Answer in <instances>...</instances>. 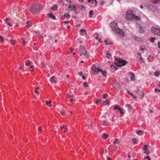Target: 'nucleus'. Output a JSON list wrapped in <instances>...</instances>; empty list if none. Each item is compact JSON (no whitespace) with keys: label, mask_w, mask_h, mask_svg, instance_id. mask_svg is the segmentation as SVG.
<instances>
[{"label":"nucleus","mask_w":160,"mask_h":160,"mask_svg":"<svg viewBox=\"0 0 160 160\" xmlns=\"http://www.w3.org/2000/svg\"><path fill=\"white\" fill-rule=\"evenodd\" d=\"M80 53L79 54V55L82 56L83 55L86 58H88L89 57V55L87 53V51L86 49L82 46H80L79 47Z\"/></svg>","instance_id":"4"},{"label":"nucleus","mask_w":160,"mask_h":160,"mask_svg":"<svg viewBox=\"0 0 160 160\" xmlns=\"http://www.w3.org/2000/svg\"><path fill=\"white\" fill-rule=\"evenodd\" d=\"M132 38L133 39H135V40L138 41H141L142 40V38L139 37H138L136 36H133L132 37Z\"/></svg>","instance_id":"11"},{"label":"nucleus","mask_w":160,"mask_h":160,"mask_svg":"<svg viewBox=\"0 0 160 160\" xmlns=\"http://www.w3.org/2000/svg\"><path fill=\"white\" fill-rule=\"evenodd\" d=\"M82 74V72H78V75L79 76H81Z\"/></svg>","instance_id":"57"},{"label":"nucleus","mask_w":160,"mask_h":160,"mask_svg":"<svg viewBox=\"0 0 160 160\" xmlns=\"http://www.w3.org/2000/svg\"><path fill=\"white\" fill-rule=\"evenodd\" d=\"M19 69L23 71L24 70V68L22 67H20L19 68Z\"/></svg>","instance_id":"51"},{"label":"nucleus","mask_w":160,"mask_h":160,"mask_svg":"<svg viewBox=\"0 0 160 160\" xmlns=\"http://www.w3.org/2000/svg\"><path fill=\"white\" fill-rule=\"evenodd\" d=\"M132 141H133V143L134 144H137V141H136V139H135L134 138H133V139H132Z\"/></svg>","instance_id":"36"},{"label":"nucleus","mask_w":160,"mask_h":160,"mask_svg":"<svg viewBox=\"0 0 160 160\" xmlns=\"http://www.w3.org/2000/svg\"><path fill=\"white\" fill-rule=\"evenodd\" d=\"M155 40V38L154 37H151L150 39L149 40L152 42H154Z\"/></svg>","instance_id":"29"},{"label":"nucleus","mask_w":160,"mask_h":160,"mask_svg":"<svg viewBox=\"0 0 160 160\" xmlns=\"http://www.w3.org/2000/svg\"><path fill=\"white\" fill-rule=\"evenodd\" d=\"M111 56V54L109 53H108L107 54V57L108 58H109Z\"/></svg>","instance_id":"38"},{"label":"nucleus","mask_w":160,"mask_h":160,"mask_svg":"<svg viewBox=\"0 0 160 160\" xmlns=\"http://www.w3.org/2000/svg\"><path fill=\"white\" fill-rule=\"evenodd\" d=\"M144 94L142 92L141 95L140 97H139V98H142L144 97Z\"/></svg>","instance_id":"46"},{"label":"nucleus","mask_w":160,"mask_h":160,"mask_svg":"<svg viewBox=\"0 0 160 160\" xmlns=\"http://www.w3.org/2000/svg\"><path fill=\"white\" fill-rule=\"evenodd\" d=\"M154 91L156 92H157V91H158L159 92H160V89H156V88L155 89Z\"/></svg>","instance_id":"54"},{"label":"nucleus","mask_w":160,"mask_h":160,"mask_svg":"<svg viewBox=\"0 0 160 160\" xmlns=\"http://www.w3.org/2000/svg\"><path fill=\"white\" fill-rule=\"evenodd\" d=\"M69 8L71 9V10H74V12L76 11V7L75 6H73L72 7L71 6V5L69 6Z\"/></svg>","instance_id":"23"},{"label":"nucleus","mask_w":160,"mask_h":160,"mask_svg":"<svg viewBox=\"0 0 160 160\" xmlns=\"http://www.w3.org/2000/svg\"><path fill=\"white\" fill-rule=\"evenodd\" d=\"M120 108L119 107H118L116 105L114 107H113V109L114 110H115L117 109L119 110V108Z\"/></svg>","instance_id":"30"},{"label":"nucleus","mask_w":160,"mask_h":160,"mask_svg":"<svg viewBox=\"0 0 160 160\" xmlns=\"http://www.w3.org/2000/svg\"><path fill=\"white\" fill-rule=\"evenodd\" d=\"M110 27L112 28V31L115 33L118 34L120 36L125 37V32L123 30L118 27V23L115 21L112 22L109 24Z\"/></svg>","instance_id":"1"},{"label":"nucleus","mask_w":160,"mask_h":160,"mask_svg":"<svg viewBox=\"0 0 160 160\" xmlns=\"http://www.w3.org/2000/svg\"><path fill=\"white\" fill-rule=\"evenodd\" d=\"M58 8V6L57 5H55L54 6L52 7V10H56Z\"/></svg>","instance_id":"26"},{"label":"nucleus","mask_w":160,"mask_h":160,"mask_svg":"<svg viewBox=\"0 0 160 160\" xmlns=\"http://www.w3.org/2000/svg\"><path fill=\"white\" fill-rule=\"evenodd\" d=\"M105 102L106 103V105H108L109 104V102L108 100L107 99L105 100Z\"/></svg>","instance_id":"48"},{"label":"nucleus","mask_w":160,"mask_h":160,"mask_svg":"<svg viewBox=\"0 0 160 160\" xmlns=\"http://www.w3.org/2000/svg\"><path fill=\"white\" fill-rule=\"evenodd\" d=\"M147 158H148V160H151L150 158V157L149 156H147Z\"/></svg>","instance_id":"62"},{"label":"nucleus","mask_w":160,"mask_h":160,"mask_svg":"<svg viewBox=\"0 0 160 160\" xmlns=\"http://www.w3.org/2000/svg\"><path fill=\"white\" fill-rule=\"evenodd\" d=\"M127 93L131 96H133V93L132 92H130L129 90L127 91Z\"/></svg>","instance_id":"41"},{"label":"nucleus","mask_w":160,"mask_h":160,"mask_svg":"<svg viewBox=\"0 0 160 160\" xmlns=\"http://www.w3.org/2000/svg\"><path fill=\"white\" fill-rule=\"evenodd\" d=\"M92 74L94 75L99 74L106 77L107 75V73L105 71H103L101 69L98 65H93L92 67Z\"/></svg>","instance_id":"2"},{"label":"nucleus","mask_w":160,"mask_h":160,"mask_svg":"<svg viewBox=\"0 0 160 160\" xmlns=\"http://www.w3.org/2000/svg\"><path fill=\"white\" fill-rule=\"evenodd\" d=\"M10 42L12 44H15V40H11L10 41Z\"/></svg>","instance_id":"42"},{"label":"nucleus","mask_w":160,"mask_h":160,"mask_svg":"<svg viewBox=\"0 0 160 160\" xmlns=\"http://www.w3.org/2000/svg\"><path fill=\"white\" fill-rule=\"evenodd\" d=\"M108 94L107 93L104 94L103 96V98L104 99H106L107 98Z\"/></svg>","instance_id":"35"},{"label":"nucleus","mask_w":160,"mask_h":160,"mask_svg":"<svg viewBox=\"0 0 160 160\" xmlns=\"http://www.w3.org/2000/svg\"><path fill=\"white\" fill-rule=\"evenodd\" d=\"M126 18L128 20L137 21L141 20L140 17L135 15L133 12L131 10H128L127 11Z\"/></svg>","instance_id":"3"},{"label":"nucleus","mask_w":160,"mask_h":160,"mask_svg":"<svg viewBox=\"0 0 160 160\" xmlns=\"http://www.w3.org/2000/svg\"><path fill=\"white\" fill-rule=\"evenodd\" d=\"M152 1L154 3H156L158 2V0H152Z\"/></svg>","instance_id":"45"},{"label":"nucleus","mask_w":160,"mask_h":160,"mask_svg":"<svg viewBox=\"0 0 160 160\" xmlns=\"http://www.w3.org/2000/svg\"><path fill=\"white\" fill-rule=\"evenodd\" d=\"M93 13V11L92 10H91L89 12V17L90 18L92 17Z\"/></svg>","instance_id":"24"},{"label":"nucleus","mask_w":160,"mask_h":160,"mask_svg":"<svg viewBox=\"0 0 160 160\" xmlns=\"http://www.w3.org/2000/svg\"><path fill=\"white\" fill-rule=\"evenodd\" d=\"M148 146L147 145H145L143 147V149L144 151V153L146 155H149L150 153V152L148 151Z\"/></svg>","instance_id":"8"},{"label":"nucleus","mask_w":160,"mask_h":160,"mask_svg":"<svg viewBox=\"0 0 160 160\" xmlns=\"http://www.w3.org/2000/svg\"><path fill=\"white\" fill-rule=\"evenodd\" d=\"M60 128L61 129H64L65 130L64 131V132H66L68 130V128H66V126H65V125H64L62 127H61Z\"/></svg>","instance_id":"20"},{"label":"nucleus","mask_w":160,"mask_h":160,"mask_svg":"<svg viewBox=\"0 0 160 160\" xmlns=\"http://www.w3.org/2000/svg\"><path fill=\"white\" fill-rule=\"evenodd\" d=\"M130 79L131 81H134L135 80L134 77H131Z\"/></svg>","instance_id":"56"},{"label":"nucleus","mask_w":160,"mask_h":160,"mask_svg":"<svg viewBox=\"0 0 160 160\" xmlns=\"http://www.w3.org/2000/svg\"><path fill=\"white\" fill-rule=\"evenodd\" d=\"M159 72L158 71H157L155 73H154V75L156 77H158L159 75Z\"/></svg>","instance_id":"27"},{"label":"nucleus","mask_w":160,"mask_h":160,"mask_svg":"<svg viewBox=\"0 0 160 160\" xmlns=\"http://www.w3.org/2000/svg\"><path fill=\"white\" fill-rule=\"evenodd\" d=\"M118 110L120 112L121 114L123 113V111L121 108H119V110Z\"/></svg>","instance_id":"37"},{"label":"nucleus","mask_w":160,"mask_h":160,"mask_svg":"<svg viewBox=\"0 0 160 160\" xmlns=\"http://www.w3.org/2000/svg\"><path fill=\"white\" fill-rule=\"evenodd\" d=\"M127 63V62L125 60L121 58L116 59L115 61V64L118 67H121L124 65H126Z\"/></svg>","instance_id":"5"},{"label":"nucleus","mask_w":160,"mask_h":160,"mask_svg":"<svg viewBox=\"0 0 160 160\" xmlns=\"http://www.w3.org/2000/svg\"><path fill=\"white\" fill-rule=\"evenodd\" d=\"M138 57H139V61L140 62H144V60L141 57V55L139 53H138L137 54Z\"/></svg>","instance_id":"12"},{"label":"nucleus","mask_w":160,"mask_h":160,"mask_svg":"<svg viewBox=\"0 0 160 160\" xmlns=\"http://www.w3.org/2000/svg\"><path fill=\"white\" fill-rule=\"evenodd\" d=\"M33 67L34 66H31L29 68V70L30 71H33Z\"/></svg>","instance_id":"33"},{"label":"nucleus","mask_w":160,"mask_h":160,"mask_svg":"<svg viewBox=\"0 0 160 160\" xmlns=\"http://www.w3.org/2000/svg\"><path fill=\"white\" fill-rule=\"evenodd\" d=\"M7 23L9 26H11L12 25V24H11L10 23L8 22H7Z\"/></svg>","instance_id":"59"},{"label":"nucleus","mask_w":160,"mask_h":160,"mask_svg":"<svg viewBox=\"0 0 160 160\" xmlns=\"http://www.w3.org/2000/svg\"><path fill=\"white\" fill-rule=\"evenodd\" d=\"M136 132L137 134L139 135H141L143 133V132L142 131H140L139 130H137Z\"/></svg>","instance_id":"21"},{"label":"nucleus","mask_w":160,"mask_h":160,"mask_svg":"<svg viewBox=\"0 0 160 160\" xmlns=\"http://www.w3.org/2000/svg\"><path fill=\"white\" fill-rule=\"evenodd\" d=\"M46 102L47 105L49 107H51L52 106V104H51V101L49 100L48 102V101H46Z\"/></svg>","instance_id":"15"},{"label":"nucleus","mask_w":160,"mask_h":160,"mask_svg":"<svg viewBox=\"0 0 160 160\" xmlns=\"http://www.w3.org/2000/svg\"><path fill=\"white\" fill-rule=\"evenodd\" d=\"M115 141L113 142V144H116V143H117L118 144H119V142L118 141V139L117 138H115Z\"/></svg>","instance_id":"25"},{"label":"nucleus","mask_w":160,"mask_h":160,"mask_svg":"<svg viewBox=\"0 0 160 160\" xmlns=\"http://www.w3.org/2000/svg\"><path fill=\"white\" fill-rule=\"evenodd\" d=\"M104 42L106 44V45H109V43L108 42V41H107V40H105L104 41Z\"/></svg>","instance_id":"53"},{"label":"nucleus","mask_w":160,"mask_h":160,"mask_svg":"<svg viewBox=\"0 0 160 160\" xmlns=\"http://www.w3.org/2000/svg\"><path fill=\"white\" fill-rule=\"evenodd\" d=\"M10 18H6L5 20V21L6 22L9 21H10Z\"/></svg>","instance_id":"58"},{"label":"nucleus","mask_w":160,"mask_h":160,"mask_svg":"<svg viewBox=\"0 0 160 160\" xmlns=\"http://www.w3.org/2000/svg\"><path fill=\"white\" fill-rule=\"evenodd\" d=\"M116 85L118 86L119 88H121V86L119 83L118 82H117L116 83Z\"/></svg>","instance_id":"44"},{"label":"nucleus","mask_w":160,"mask_h":160,"mask_svg":"<svg viewBox=\"0 0 160 160\" xmlns=\"http://www.w3.org/2000/svg\"><path fill=\"white\" fill-rule=\"evenodd\" d=\"M39 9V6L37 4H34L32 5L29 8L30 10L34 14L38 12Z\"/></svg>","instance_id":"6"},{"label":"nucleus","mask_w":160,"mask_h":160,"mask_svg":"<svg viewBox=\"0 0 160 160\" xmlns=\"http://www.w3.org/2000/svg\"><path fill=\"white\" fill-rule=\"evenodd\" d=\"M102 99H98L96 101V103L97 104H99L101 103Z\"/></svg>","instance_id":"31"},{"label":"nucleus","mask_w":160,"mask_h":160,"mask_svg":"<svg viewBox=\"0 0 160 160\" xmlns=\"http://www.w3.org/2000/svg\"><path fill=\"white\" fill-rule=\"evenodd\" d=\"M83 85L86 87H88V84L87 83V82H85L83 84Z\"/></svg>","instance_id":"47"},{"label":"nucleus","mask_w":160,"mask_h":160,"mask_svg":"<svg viewBox=\"0 0 160 160\" xmlns=\"http://www.w3.org/2000/svg\"><path fill=\"white\" fill-rule=\"evenodd\" d=\"M102 124L103 125L107 126L108 125V122L107 121H103L102 122Z\"/></svg>","instance_id":"17"},{"label":"nucleus","mask_w":160,"mask_h":160,"mask_svg":"<svg viewBox=\"0 0 160 160\" xmlns=\"http://www.w3.org/2000/svg\"><path fill=\"white\" fill-rule=\"evenodd\" d=\"M139 28L140 31V32L141 33H144V28L142 27L141 26H139Z\"/></svg>","instance_id":"19"},{"label":"nucleus","mask_w":160,"mask_h":160,"mask_svg":"<svg viewBox=\"0 0 160 160\" xmlns=\"http://www.w3.org/2000/svg\"><path fill=\"white\" fill-rule=\"evenodd\" d=\"M80 33L81 35L85 36L87 34L86 30L85 29H82L79 30Z\"/></svg>","instance_id":"9"},{"label":"nucleus","mask_w":160,"mask_h":160,"mask_svg":"<svg viewBox=\"0 0 160 160\" xmlns=\"http://www.w3.org/2000/svg\"><path fill=\"white\" fill-rule=\"evenodd\" d=\"M60 113L62 115H64V112L63 111H62L60 112Z\"/></svg>","instance_id":"50"},{"label":"nucleus","mask_w":160,"mask_h":160,"mask_svg":"<svg viewBox=\"0 0 160 160\" xmlns=\"http://www.w3.org/2000/svg\"><path fill=\"white\" fill-rule=\"evenodd\" d=\"M68 22H69V21H65L63 22V23H64V24H65L66 23H68Z\"/></svg>","instance_id":"63"},{"label":"nucleus","mask_w":160,"mask_h":160,"mask_svg":"<svg viewBox=\"0 0 160 160\" xmlns=\"http://www.w3.org/2000/svg\"><path fill=\"white\" fill-rule=\"evenodd\" d=\"M21 39L22 40V44L24 46L25 44L26 43V42L23 39V38H22Z\"/></svg>","instance_id":"34"},{"label":"nucleus","mask_w":160,"mask_h":160,"mask_svg":"<svg viewBox=\"0 0 160 160\" xmlns=\"http://www.w3.org/2000/svg\"><path fill=\"white\" fill-rule=\"evenodd\" d=\"M132 96V97L133 99H135L137 98V97L135 96H134L133 95V96Z\"/></svg>","instance_id":"61"},{"label":"nucleus","mask_w":160,"mask_h":160,"mask_svg":"<svg viewBox=\"0 0 160 160\" xmlns=\"http://www.w3.org/2000/svg\"><path fill=\"white\" fill-rule=\"evenodd\" d=\"M108 136V135L105 133L103 134L102 135V137L104 139H106Z\"/></svg>","instance_id":"18"},{"label":"nucleus","mask_w":160,"mask_h":160,"mask_svg":"<svg viewBox=\"0 0 160 160\" xmlns=\"http://www.w3.org/2000/svg\"><path fill=\"white\" fill-rule=\"evenodd\" d=\"M26 23L27 24L26 25V27L27 28H29L32 24V23L31 21H27Z\"/></svg>","instance_id":"10"},{"label":"nucleus","mask_w":160,"mask_h":160,"mask_svg":"<svg viewBox=\"0 0 160 160\" xmlns=\"http://www.w3.org/2000/svg\"><path fill=\"white\" fill-rule=\"evenodd\" d=\"M73 99L72 98H70V102H72L73 101Z\"/></svg>","instance_id":"60"},{"label":"nucleus","mask_w":160,"mask_h":160,"mask_svg":"<svg viewBox=\"0 0 160 160\" xmlns=\"http://www.w3.org/2000/svg\"><path fill=\"white\" fill-rule=\"evenodd\" d=\"M151 31L152 32L156 35L160 36V28H156L155 27H152L151 28Z\"/></svg>","instance_id":"7"},{"label":"nucleus","mask_w":160,"mask_h":160,"mask_svg":"<svg viewBox=\"0 0 160 160\" xmlns=\"http://www.w3.org/2000/svg\"><path fill=\"white\" fill-rule=\"evenodd\" d=\"M35 92L36 94L37 95H38L39 94V92L38 91V90L37 89V88L35 89Z\"/></svg>","instance_id":"39"},{"label":"nucleus","mask_w":160,"mask_h":160,"mask_svg":"<svg viewBox=\"0 0 160 160\" xmlns=\"http://www.w3.org/2000/svg\"><path fill=\"white\" fill-rule=\"evenodd\" d=\"M64 17L67 19H68L70 17V15L68 13H65L64 15Z\"/></svg>","instance_id":"14"},{"label":"nucleus","mask_w":160,"mask_h":160,"mask_svg":"<svg viewBox=\"0 0 160 160\" xmlns=\"http://www.w3.org/2000/svg\"><path fill=\"white\" fill-rule=\"evenodd\" d=\"M107 159L108 160H112V159L111 158H110L109 157L107 156Z\"/></svg>","instance_id":"64"},{"label":"nucleus","mask_w":160,"mask_h":160,"mask_svg":"<svg viewBox=\"0 0 160 160\" xmlns=\"http://www.w3.org/2000/svg\"><path fill=\"white\" fill-rule=\"evenodd\" d=\"M49 16L53 19H54L55 18V17L52 13H50L49 14Z\"/></svg>","instance_id":"22"},{"label":"nucleus","mask_w":160,"mask_h":160,"mask_svg":"<svg viewBox=\"0 0 160 160\" xmlns=\"http://www.w3.org/2000/svg\"><path fill=\"white\" fill-rule=\"evenodd\" d=\"M158 48L160 49V42H158Z\"/></svg>","instance_id":"52"},{"label":"nucleus","mask_w":160,"mask_h":160,"mask_svg":"<svg viewBox=\"0 0 160 160\" xmlns=\"http://www.w3.org/2000/svg\"><path fill=\"white\" fill-rule=\"evenodd\" d=\"M67 97L69 98H71L72 97V95L70 94H68L67 96Z\"/></svg>","instance_id":"55"},{"label":"nucleus","mask_w":160,"mask_h":160,"mask_svg":"<svg viewBox=\"0 0 160 160\" xmlns=\"http://www.w3.org/2000/svg\"><path fill=\"white\" fill-rule=\"evenodd\" d=\"M126 107H128L129 109H132V108L131 107V105L130 104H127L126 105Z\"/></svg>","instance_id":"40"},{"label":"nucleus","mask_w":160,"mask_h":160,"mask_svg":"<svg viewBox=\"0 0 160 160\" xmlns=\"http://www.w3.org/2000/svg\"><path fill=\"white\" fill-rule=\"evenodd\" d=\"M4 38L1 36L0 35V42H3L4 41Z\"/></svg>","instance_id":"32"},{"label":"nucleus","mask_w":160,"mask_h":160,"mask_svg":"<svg viewBox=\"0 0 160 160\" xmlns=\"http://www.w3.org/2000/svg\"><path fill=\"white\" fill-rule=\"evenodd\" d=\"M129 74L131 75L132 77H135V75L132 72H129Z\"/></svg>","instance_id":"43"},{"label":"nucleus","mask_w":160,"mask_h":160,"mask_svg":"<svg viewBox=\"0 0 160 160\" xmlns=\"http://www.w3.org/2000/svg\"><path fill=\"white\" fill-rule=\"evenodd\" d=\"M50 81L52 83H56V81L55 80V78L54 76L50 78Z\"/></svg>","instance_id":"16"},{"label":"nucleus","mask_w":160,"mask_h":160,"mask_svg":"<svg viewBox=\"0 0 160 160\" xmlns=\"http://www.w3.org/2000/svg\"><path fill=\"white\" fill-rule=\"evenodd\" d=\"M105 2L103 1H101L100 2V5L101 6H102L104 4Z\"/></svg>","instance_id":"49"},{"label":"nucleus","mask_w":160,"mask_h":160,"mask_svg":"<svg viewBox=\"0 0 160 160\" xmlns=\"http://www.w3.org/2000/svg\"><path fill=\"white\" fill-rule=\"evenodd\" d=\"M110 67L112 69H113L115 71H117L118 69V68L113 64H111Z\"/></svg>","instance_id":"13"},{"label":"nucleus","mask_w":160,"mask_h":160,"mask_svg":"<svg viewBox=\"0 0 160 160\" xmlns=\"http://www.w3.org/2000/svg\"><path fill=\"white\" fill-rule=\"evenodd\" d=\"M26 62L25 65L27 66H29L30 65V61L28 60H27L25 61Z\"/></svg>","instance_id":"28"}]
</instances>
